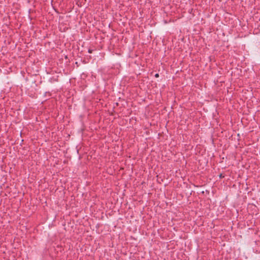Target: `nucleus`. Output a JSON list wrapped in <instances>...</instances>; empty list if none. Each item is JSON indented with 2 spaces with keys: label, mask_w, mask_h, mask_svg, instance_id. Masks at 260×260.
<instances>
[{
  "label": "nucleus",
  "mask_w": 260,
  "mask_h": 260,
  "mask_svg": "<svg viewBox=\"0 0 260 260\" xmlns=\"http://www.w3.org/2000/svg\"><path fill=\"white\" fill-rule=\"evenodd\" d=\"M60 29L61 31H65V27H64L63 25H60Z\"/></svg>",
  "instance_id": "f257e3e1"
},
{
  "label": "nucleus",
  "mask_w": 260,
  "mask_h": 260,
  "mask_svg": "<svg viewBox=\"0 0 260 260\" xmlns=\"http://www.w3.org/2000/svg\"><path fill=\"white\" fill-rule=\"evenodd\" d=\"M158 76H159V75H158V74H155V76L156 77H158Z\"/></svg>",
  "instance_id": "f03ea898"
}]
</instances>
